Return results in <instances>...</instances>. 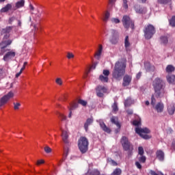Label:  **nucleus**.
I'll return each instance as SVG.
<instances>
[{"instance_id":"1","label":"nucleus","mask_w":175,"mask_h":175,"mask_svg":"<svg viewBox=\"0 0 175 175\" xmlns=\"http://www.w3.org/2000/svg\"><path fill=\"white\" fill-rule=\"evenodd\" d=\"M152 86L154 90V95L157 98L165 96V94H166V90H165L166 84L163 80L161 79V78H156L152 82Z\"/></svg>"},{"instance_id":"2","label":"nucleus","mask_w":175,"mask_h":175,"mask_svg":"<svg viewBox=\"0 0 175 175\" xmlns=\"http://www.w3.org/2000/svg\"><path fill=\"white\" fill-rule=\"evenodd\" d=\"M126 68V63L124 62H117L115 64L114 69L112 72L113 79L116 80H121L122 76L125 75V69Z\"/></svg>"},{"instance_id":"3","label":"nucleus","mask_w":175,"mask_h":175,"mask_svg":"<svg viewBox=\"0 0 175 175\" xmlns=\"http://www.w3.org/2000/svg\"><path fill=\"white\" fill-rule=\"evenodd\" d=\"M12 31V27H8L5 29H3L1 31V33H7L4 36V38L3 39V41L0 44V47H1V51H0V55H3L5 53V49L8 47V46H10L12 44V40H8L9 39V32Z\"/></svg>"},{"instance_id":"4","label":"nucleus","mask_w":175,"mask_h":175,"mask_svg":"<svg viewBox=\"0 0 175 175\" xmlns=\"http://www.w3.org/2000/svg\"><path fill=\"white\" fill-rule=\"evenodd\" d=\"M142 124V122L140 120V118H138L137 120H133V125H135V126H137L135 128V132L137 133V135H139L143 139H150V136L147 135V133H150V129L148 128H140Z\"/></svg>"},{"instance_id":"5","label":"nucleus","mask_w":175,"mask_h":175,"mask_svg":"<svg viewBox=\"0 0 175 175\" xmlns=\"http://www.w3.org/2000/svg\"><path fill=\"white\" fill-rule=\"evenodd\" d=\"M88 139L85 137H80L78 141V146L82 154H84L88 151Z\"/></svg>"},{"instance_id":"6","label":"nucleus","mask_w":175,"mask_h":175,"mask_svg":"<svg viewBox=\"0 0 175 175\" xmlns=\"http://www.w3.org/2000/svg\"><path fill=\"white\" fill-rule=\"evenodd\" d=\"M121 144L125 150V151H129V157H132V151H133V146L129 143L128 138L126 137H122L121 139Z\"/></svg>"},{"instance_id":"7","label":"nucleus","mask_w":175,"mask_h":175,"mask_svg":"<svg viewBox=\"0 0 175 175\" xmlns=\"http://www.w3.org/2000/svg\"><path fill=\"white\" fill-rule=\"evenodd\" d=\"M144 36L146 39H151L155 34V27L152 25H148L144 29Z\"/></svg>"},{"instance_id":"8","label":"nucleus","mask_w":175,"mask_h":175,"mask_svg":"<svg viewBox=\"0 0 175 175\" xmlns=\"http://www.w3.org/2000/svg\"><path fill=\"white\" fill-rule=\"evenodd\" d=\"M14 98V92L10 91L7 94L4 95L3 97L0 98V106H3V105H6L10 99Z\"/></svg>"},{"instance_id":"9","label":"nucleus","mask_w":175,"mask_h":175,"mask_svg":"<svg viewBox=\"0 0 175 175\" xmlns=\"http://www.w3.org/2000/svg\"><path fill=\"white\" fill-rule=\"evenodd\" d=\"M122 21L124 28H126L127 29L128 28H131L132 29H133V27H135V24L133 23V21L131 20V18H129V16H123Z\"/></svg>"},{"instance_id":"10","label":"nucleus","mask_w":175,"mask_h":175,"mask_svg":"<svg viewBox=\"0 0 175 175\" xmlns=\"http://www.w3.org/2000/svg\"><path fill=\"white\" fill-rule=\"evenodd\" d=\"M155 102H157V100H155V97H154V95H152V98H151L152 106H153V107L155 109V110L157 111V113H162V111H163V107H164L163 103H158L155 105Z\"/></svg>"},{"instance_id":"11","label":"nucleus","mask_w":175,"mask_h":175,"mask_svg":"<svg viewBox=\"0 0 175 175\" xmlns=\"http://www.w3.org/2000/svg\"><path fill=\"white\" fill-rule=\"evenodd\" d=\"M96 91L97 96H99V98H102V96H103V94L107 92V89L105 86L99 85L96 88Z\"/></svg>"},{"instance_id":"12","label":"nucleus","mask_w":175,"mask_h":175,"mask_svg":"<svg viewBox=\"0 0 175 175\" xmlns=\"http://www.w3.org/2000/svg\"><path fill=\"white\" fill-rule=\"evenodd\" d=\"M16 57V52L14 50L9 51L5 53L3 57L4 61H10V59H13V58Z\"/></svg>"},{"instance_id":"13","label":"nucleus","mask_w":175,"mask_h":175,"mask_svg":"<svg viewBox=\"0 0 175 175\" xmlns=\"http://www.w3.org/2000/svg\"><path fill=\"white\" fill-rule=\"evenodd\" d=\"M62 131V137L64 143L66 144L69 143V131L68 129H61Z\"/></svg>"},{"instance_id":"14","label":"nucleus","mask_w":175,"mask_h":175,"mask_svg":"<svg viewBox=\"0 0 175 175\" xmlns=\"http://www.w3.org/2000/svg\"><path fill=\"white\" fill-rule=\"evenodd\" d=\"M136 13L139 14H146L147 13V8L144 7H141L139 5H135L134 6Z\"/></svg>"},{"instance_id":"15","label":"nucleus","mask_w":175,"mask_h":175,"mask_svg":"<svg viewBox=\"0 0 175 175\" xmlns=\"http://www.w3.org/2000/svg\"><path fill=\"white\" fill-rule=\"evenodd\" d=\"M111 122L116 125L118 129L115 131V132L116 133H118V132H120V129H121V124H120V122H118V118L113 116L111 118Z\"/></svg>"},{"instance_id":"16","label":"nucleus","mask_w":175,"mask_h":175,"mask_svg":"<svg viewBox=\"0 0 175 175\" xmlns=\"http://www.w3.org/2000/svg\"><path fill=\"white\" fill-rule=\"evenodd\" d=\"M131 81H132V77L128 75H125L123 78V87L128 86L129 84H131Z\"/></svg>"},{"instance_id":"17","label":"nucleus","mask_w":175,"mask_h":175,"mask_svg":"<svg viewBox=\"0 0 175 175\" xmlns=\"http://www.w3.org/2000/svg\"><path fill=\"white\" fill-rule=\"evenodd\" d=\"M99 125L100 128L104 131V132H107V133H110L111 131L110 129L106 126V124H105V122H103V120H98Z\"/></svg>"},{"instance_id":"18","label":"nucleus","mask_w":175,"mask_h":175,"mask_svg":"<svg viewBox=\"0 0 175 175\" xmlns=\"http://www.w3.org/2000/svg\"><path fill=\"white\" fill-rule=\"evenodd\" d=\"M167 111L170 116H173V114H174V111H175L174 104L173 103L168 104Z\"/></svg>"},{"instance_id":"19","label":"nucleus","mask_w":175,"mask_h":175,"mask_svg":"<svg viewBox=\"0 0 175 175\" xmlns=\"http://www.w3.org/2000/svg\"><path fill=\"white\" fill-rule=\"evenodd\" d=\"M25 5V0H21L16 3L15 4V8L14 10L17 9H20L21 8H24V5Z\"/></svg>"},{"instance_id":"20","label":"nucleus","mask_w":175,"mask_h":175,"mask_svg":"<svg viewBox=\"0 0 175 175\" xmlns=\"http://www.w3.org/2000/svg\"><path fill=\"white\" fill-rule=\"evenodd\" d=\"M157 158H158L160 161H163L165 159V153L163 151L159 150L156 152Z\"/></svg>"},{"instance_id":"21","label":"nucleus","mask_w":175,"mask_h":175,"mask_svg":"<svg viewBox=\"0 0 175 175\" xmlns=\"http://www.w3.org/2000/svg\"><path fill=\"white\" fill-rule=\"evenodd\" d=\"M92 122H94V119H92V118L87 119V120L84 124V128H85V132H88V126L90 125H91V124H92Z\"/></svg>"},{"instance_id":"22","label":"nucleus","mask_w":175,"mask_h":175,"mask_svg":"<svg viewBox=\"0 0 175 175\" xmlns=\"http://www.w3.org/2000/svg\"><path fill=\"white\" fill-rule=\"evenodd\" d=\"M102 50H103V47L102 46V45H99L98 50L97 51L94 56L96 59H100V55H102Z\"/></svg>"},{"instance_id":"23","label":"nucleus","mask_w":175,"mask_h":175,"mask_svg":"<svg viewBox=\"0 0 175 175\" xmlns=\"http://www.w3.org/2000/svg\"><path fill=\"white\" fill-rule=\"evenodd\" d=\"M79 107V103H75L71 105L70 108V113L68 114V118H72V110H75V109H77Z\"/></svg>"},{"instance_id":"24","label":"nucleus","mask_w":175,"mask_h":175,"mask_svg":"<svg viewBox=\"0 0 175 175\" xmlns=\"http://www.w3.org/2000/svg\"><path fill=\"white\" fill-rule=\"evenodd\" d=\"M166 78L170 84H175V75H167Z\"/></svg>"},{"instance_id":"25","label":"nucleus","mask_w":175,"mask_h":175,"mask_svg":"<svg viewBox=\"0 0 175 175\" xmlns=\"http://www.w3.org/2000/svg\"><path fill=\"white\" fill-rule=\"evenodd\" d=\"M12 9V4L8 3L4 8H1V13H6V12H9Z\"/></svg>"},{"instance_id":"26","label":"nucleus","mask_w":175,"mask_h":175,"mask_svg":"<svg viewBox=\"0 0 175 175\" xmlns=\"http://www.w3.org/2000/svg\"><path fill=\"white\" fill-rule=\"evenodd\" d=\"M135 101H133L132 98H128L124 102V106L125 107H128V106H131V105H133Z\"/></svg>"},{"instance_id":"27","label":"nucleus","mask_w":175,"mask_h":175,"mask_svg":"<svg viewBox=\"0 0 175 175\" xmlns=\"http://www.w3.org/2000/svg\"><path fill=\"white\" fill-rule=\"evenodd\" d=\"M129 46H131V42H129V36H126L124 39V46L126 50H128L129 48Z\"/></svg>"},{"instance_id":"28","label":"nucleus","mask_w":175,"mask_h":175,"mask_svg":"<svg viewBox=\"0 0 175 175\" xmlns=\"http://www.w3.org/2000/svg\"><path fill=\"white\" fill-rule=\"evenodd\" d=\"M174 66H173L172 65H168L165 68V71L167 72V73H172V72H174Z\"/></svg>"},{"instance_id":"29","label":"nucleus","mask_w":175,"mask_h":175,"mask_svg":"<svg viewBox=\"0 0 175 175\" xmlns=\"http://www.w3.org/2000/svg\"><path fill=\"white\" fill-rule=\"evenodd\" d=\"M144 66L148 72H150V70H154V66H151L150 63H145Z\"/></svg>"},{"instance_id":"30","label":"nucleus","mask_w":175,"mask_h":175,"mask_svg":"<svg viewBox=\"0 0 175 175\" xmlns=\"http://www.w3.org/2000/svg\"><path fill=\"white\" fill-rule=\"evenodd\" d=\"M99 79L103 83H107L109 81V77H105V75H100Z\"/></svg>"},{"instance_id":"31","label":"nucleus","mask_w":175,"mask_h":175,"mask_svg":"<svg viewBox=\"0 0 175 175\" xmlns=\"http://www.w3.org/2000/svg\"><path fill=\"white\" fill-rule=\"evenodd\" d=\"M57 117H59V118H60V120L62 121H66V116H64V113H60V112H57Z\"/></svg>"},{"instance_id":"32","label":"nucleus","mask_w":175,"mask_h":175,"mask_svg":"<svg viewBox=\"0 0 175 175\" xmlns=\"http://www.w3.org/2000/svg\"><path fill=\"white\" fill-rule=\"evenodd\" d=\"M109 18H110V13H109V12H107L105 14L104 17L103 18V20L105 23H107V21H108Z\"/></svg>"},{"instance_id":"33","label":"nucleus","mask_w":175,"mask_h":175,"mask_svg":"<svg viewBox=\"0 0 175 175\" xmlns=\"http://www.w3.org/2000/svg\"><path fill=\"white\" fill-rule=\"evenodd\" d=\"M55 83L57 84V85H62L64 84V81L62 80V78L57 77L55 79Z\"/></svg>"},{"instance_id":"34","label":"nucleus","mask_w":175,"mask_h":175,"mask_svg":"<svg viewBox=\"0 0 175 175\" xmlns=\"http://www.w3.org/2000/svg\"><path fill=\"white\" fill-rule=\"evenodd\" d=\"M160 40H161V42L163 44H167V42H168L167 37H166V36H162V37H161Z\"/></svg>"},{"instance_id":"35","label":"nucleus","mask_w":175,"mask_h":175,"mask_svg":"<svg viewBox=\"0 0 175 175\" xmlns=\"http://www.w3.org/2000/svg\"><path fill=\"white\" fill-rule=\"evenodd\" d=\"M107 162L112 165V166H117V162H116L114 160H113L111 158L107 159Z\"/></svg>"},{"instance_id":"36","label":"nucleus","mask_w":175,"mask_h":175,"mask_svg":"<svg viewBox=\"0 0 175 175\" xmlns=\"http://www.w3.org/2000/svg\"><path fill=\"white\" fill-rule=\"evenodd\" d=\"M44 150L45 151L46 154H51V152L53 151V149H51V148H50L48 146H46L44 148Z\"/></svg>"},{"instance_id":"37","label":"nucleus","mask_w":175,"mask_h":175,"mask_svg":"<svg viewBox=\"0 0 175 175\" xmlns=\"http://www.w3.org/2000/svg\"><path fill=\"white\" fill-rule=\"evenodd\" d=\"M110 42L112 44H117V43H118V40L117 39V37L113 36L112 39L110 40Z\"/></svg>"},{"instance_id":"38","label":"nucleus","mask_w":175,"mask_h":175,"mask_svg":"<svg viewBox=\"0 0 175 175\" xmlns=\"http://www.w3.org/2000/svg\"><path fill=\"white\" fill-rule=\"evenodd\" d=\"M121 173H122L121 169L117 168L113 171L111 175H120Z\"/></svg>"},{"instance_id":"39","label":"nucleus","mask_w":175,"mask_h":175,"mask_svg":"<svg viewBox=\"0 0 175 175\" xmlns=\"http://www.w3.org/2000/svg\"><path fill=\"white\" fill-rule=\"evenodd\" d=\"M170 25L171 27H175V16H172L171 19H170Z\"/></svg>"},{"instance_id":"40","label":"nucleus","mask_w":175,"mask_h":175,"mask_svg":"<svg viewBox=\"0 0 175 175\" xmlns=\"http://www.w3.org/2000/svg\"><path fill=\"white\" fill-rule=\"evenodd\" d=\"M13 105L14 110H18V109H20V107L21 106V103H14Z\"/></svg>"},{"instance_id":"41","label":"nucleus","mask_w":175,"mask_h":175,"mask_svg":"<svg viewBox=\"0 0 175 175\" xmlns=\"http://www.w3.org/2000/svg\"><path fill=\"white\" fill-rule=\"evenodd\" d=\"M66 57L68 58V59H72L75 58V55L72 53L68 52Z\"/></svg>"},{"instance_id":"42","label":"nucleus","mask_w":175,"mask_h":175,"mask_svg":"<svg viewBox=\"0 0 175 175\" xmlns=\"http://www.w3.org/2000/svg\"><path fill=\"white\" fill-rule=\"evenodd\" d=\"M109 75H110V71L109 70H103V76H105V77H109Z\"/></svg>"},{"instance_id":"43","label":"nucleus","mask_w":175,"mask_h":175,"mask_svg":"<svg viewBox=\"0 0 175 175\" xmlns=\"http://www.w3.org/2000/svg\"><path fill=\"white\" fill-rule=\"evenodd\" d=\"M139 161L142 163H144L146 162V157H145V156H144L143 154L142 155H139Z\"/></svg>"},{"instance_id":"44","label":"nucleus","mask_w":175,"mask_h":175,"mask_svg":"<svg viewBox=\"0 0 175 175\" xmlns=\"http://www.w3.org/2000/svg\"><path fill=\"white\" fill-rule=\"evenodd\" d=\"M138 154H139V155H144V149H143V147L139 146L138 148Z\"/></svg>"},{"instance_id":"45","label":"nucleus","mask_w":175,"mask_h":175,"mask_svg":"<svg viewBox=\"0 0 175 175\" xmlns=\"http://www.w3.org/2000/svg\"><path fill=\"white\" fill-rule=\"evenodd\" d=\"M78 103H79V105H81L82 106H87V101L84 100L79 99L78 100Z\"/></svg>"},{"instance_id":"46","label":"nucleus","mask_w":175,"mask_h":175,"mask_svg":"<svg viewBox=\"0 0 175 175\" xmlns=\"http://www.w3.org/2000/svg\"><path fill=\"white\" fill-rule=\"evenodd\" d=\"M112 109L113 111H114L115 113L116 111H118V107L117 106V103H113V105H112Z\"/></svg>"},{"instance_id":"47","label":"nucleus","mask_w":175,"mask_h":175,"mask_svg":"<svg viewBox=\"0 0 175 175\" xmlns=\"http://www.w3.org/2000/svg\"><path fill=\"white\" fill-rule=\"evenodd\" d=\"M159 3L165 4L168 3V2H170L172 0H157Z\"/></svg>"},{"instance_id":"48","label":"nucleus","mask_w":175,"mask_h":175,"mask_svg":"<svg viewBox=\"0 0 175 175\" xmlns=\"http://www.w3.org/2000/svg\"><path fill=\"white\" fill-rule=\"evenodd\" d=\"M122 6L124 9H128V1L123 0V4Z\"/></svg>"},{"instance_id":"49","label":"nucleus","mask_w":175,"mask_h":175,"mask_svg":"<svg viewBox=\"0 0 175 175\" xmlns=\"http://www.w3.org/2000/svg\"><path fill=\"white\" fill-rule=\"evenodd\" d=\"M43 163H44V160L40 159V160L37 161L36 165H37V166H39L40 165H43Z\"/></svg>"},{"instance_id":"50","label":"nucleus","mask_w":175,"mask_h":175,"mask_svg":"<svg viewBox=\"0 0 175 175\" xmlns=\"http://www.w3.org/2000/svg\"><path fill=\"white\" fill-rule=\"evenodd\" d=\"M111 21L112 23H114L115 24H118V23H120V19L116 18H113L111 19Z\"/></svg>"},{"instance_id":"51","label":"nucleus","mask_w":175,"mask_h":175,"mask_svg":"<svg viewBox=\"0 0 175 175\" xmlns=\"http://www.w3.org/2000/svg\"><path fill=\"white\" fill-rule=\"evenodd\" d=\"M135 165L138 169H140L142 167V165L140 164V163H139V161L135 162Z\"/></svg>"},{"instance_id":"52","label":"nucleus","mask_w":175,"mask_h":175,"mask_svg":"<svg viewBox=\"0 0 175 175\" xmlns=\"http://www.w3.org/2000/svg\"><path fill=\"white\" fill-rule=\"evenodd\" d=\"M3 70L0 69V79H3Z\"/></svg>"},{"instance_id":"53","label":"nucleus","mask_w":175,"mask_h":175,"mask_svg":"<svg viewBox=\"0 0 175 175\" xmlns=\"http://www.w3.org/2000/svg\"><path fill=\"white\" fill-rule=\"evenodd\" d=\"M28 63L27 62H25L23 64V66L22 67V68L21 69V72H23V70H24V69H25V66Z\"/></svg>"},{"instance_id":"54","label":"nucleus","mask_w":175,"mask_h":175,"mask_svg":"<svg viewBox=\"0 0 175 175\" xmlns=\"http://www.w3.org/2000/svg\"><path fill=\"white\" fill-rule=\"evenodd\" d=\"M29 9H30L31 12H33L35 8H33V5H32V4H30Z\"/></svg>"},{"instance_id":"55","label":"nucleus","mask_w":175,"mask_h":175,"mask_svg":"<svg viewBox=\"0 0 175 175\" xmlns=\"http://www.w3.org/2000/svg\"><path fill=\"white\" fill-rule=\"evenodd\" d=\"M21 73H23V71H21V70H20L19 72L16 73V77H20V75H21Z\"/></svg>"},{"instance_id":"56","label":"nucleus","mask_w":175,"mask_h":175,"mask_svg":"<svg viewBox=\"0 0 175 175\" xmlns=\"http://www.w3.org/2000/svg\"><path fill=\"white\" fill-rule=\"evenodd\" d=\"M150 174L151 175H159V174H157L154 171L151 170L150 171Z\"/></svg>"},{"instance_id":"57","label":"nucleus","mask_w":175,"mask_h":175,"mask_svg":"<svg viewBox=\"0 0 175 175\" xmlns=\"http://www.w3.org/2000/svg\"><path fill=\"white\" fill-rule=\"evenodd\" d=\"M137 79H140L142 77V72H138L136 76Z\"/></svg>"},{"instance_id":"58","label":"nucleus","mask_w":175,"mask_h":175,"mask_svg":"<svg viewBox=\"0 0 175 175\" xmlns=\"http://www.w3.org/2000/svg\"><path fill=\"white\" fill-rule=\"evenodd\" d=\"M116 1L117 0H109V5H114V3L116 2Z\"/></svg>"},{"instance_id":"59","label":"nucleus","mask_w":175,"mask_h":175,"mask_svg":"<svg viewBox=\"0 0 175 175\" xmlns=\"http://www.w3.org/2000/svg\"><path fill=\"white\" fill-rule=\"evenodd\" d=\"M127 113L128 114H133V111H132V109L127 110Z\"/></svg>"},{"instance_id":"60","label":"nucleus","mask_w":175,"mask_h":175,"mask_svg":"<svg viewBox=\"0 0 175 175\" xmlns=\"http://www.w3.org/2000/svg\"><path fill=\"white\" fill-rule=\"evenodd\" d=\"M96 68V64H93L91 68H90V70H92V69H95Z\"/></svg>"},{"instance_id":"61","label":"nucleus","mask_w":175,"mask_h":175,"mask_svg":"<svg viewBox=\"0 0 175 175\" xmlns=\"http://www.w3.org/2000/svg\"><path fill=\"white\" fill-rule=\"evenodd\" d=\"M33 28H34V31H38V29H39V27L36 25H33Z\"/></svg>"},{"instance_id":"62","label":"nucleus","mask_w":175,"mask_h":175,"mask_svg":"<svg viewBox=\"0 0 175 175\" xmlns=\"http://www.w3.org/2000/svg\"><path fill=\"white\" fill-rule=\"evenodd\" d=\"M145 104L146 105V106H148V105H150V102L147 100L146 101Z\"/></svg>"},{"instance_id":"63","label":"nucleus","mask_w":175,"mask_h":175,"mask_svg":"<svg viewBox=\"0 0 175 175\" xmlns=\"http://www.w3.org/2000/svg\"><path fill=\"white\" fill-rule=\"evenodd\" d=\"M111 32L112 33H116V30H112Z\"/></svg>"},{"instance_id":"64","label":"nucleus","mask_w":175,"mask_h":175,"mask_svg":"<svg viewBox=\"0 0 175 175\" xmlns=\"http://www.w3.org/2000/svg\"><path fill=\"white\" fill-rule=\"evenodd\" d=\"M159 175H163L162 172H159Z\"/></svg>"}]
</instances>
